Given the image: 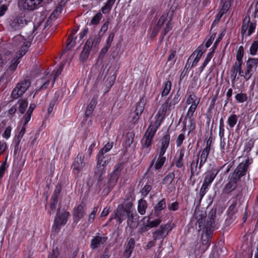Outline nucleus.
<instances>
[{
	"instance_id": "obj_13",
	"label": "nucleus",
	"mask_w": 258,
	"mask_h": 258,
	"mask_svg": "<svg viewBox=\"0 0 258 258\" xmlns=\"http://www.w3.org/2000/svg\"><path fill=\"white\" fill-rule=\"evenodd\" d=\"M43 0H22L21 6L23 9L33 11L39 5Z\"/></svg>"
},
{
	"instance_id": "obj_58",
	"label": "nucleus",
	"mask_w": 258,
	"mask_h": 258,
	"mask_svg": "<svg viewBox=\"0 0 258 258\" xmlns=\"http://www.w3.org/2000/svg\"><path fill=\"white\" fill-rule=\"evenodd\" d=\"M63 8L58 5L55 8V10L52 12L50 17L53 16L54 17H57L59 14L61 13Z\"/></svg>"
},
{
	"instance_id": "obj_50",
	"label": "nucleus",
	"mask_w": 258,
	"mask_h": 258,
	"mask_svg": "<svg viewBox=\"0 0 258 258\" xmlns=\"http://www.w3.org/2000/svg\"><path fill=\"white\" fill-rule=\"evenodd\" d=\"M220 147L222 153L228 151V146L226 144L225 139H220Z\"/></svg>"
},
{
	"instance_id": "obj_33",
	"label": "nucleus",
	"mask_w": 258,
	"mask_h": 258,
	"mask_svg": "<svg viewBox=\"0 0 258 258\" xmlns=\"http://www.w3.org/2000/svg\"><path fill=\"white\" fill-rule=\"evenodd\" d=\"M118 175L113 173H111L108 180V186L110 188H113L116 184L117 180L119 178Z\"/></svg>"
},
{
	"instance_id": "obj_3",
	"label": "nucleus",
	"mask_w": 258,
	"mask_h": 258,
	"mask_svg": "<svg viewBox=\"0 0 258 258\" xmlns=\"http://www.w3.org/2000/svg\"><path fill=\"white\" fill-rule=\"evenodd\" d=\"M159 124L160 123L156 121L154 124H151L148 127L142 140V144L143 148H148L150 147Z\"/></svg>"
},
{
	"instance_id": "obj_39",
	"label": "nucleus",
	"mask_w": 258,
	"mask_h": 258,
	"mask_svg": "<svg viewBox=\"0 0 258 258\" xmlns=\"http://www.w3.org/2000/svg\"><path fill=\"white\" fill-rule=\"evenodd\" d=\"M238 116L236 114H232L229 116L227 123L231 128H232L236 124Z\"/></svg>"
},
{
	"instance_id": "obj_56",
	"label": "nucleus",
	"mask_w": 258,
	"mask_h": 258,
	"mask_svg": "<svg viewBox=\"0 0 258 258\" xmlns=\"http://www.w3.org/2000/svg\"><path fill=\"white\" fill-rule=\"evenodd\" d=\"M97 211H98V207H94L92 212L89 215L88 222L89 223H92V222H93Z\"/></svg>"
},
{
	"instance_id": "obj_46",
	"label": "nucleus",
	"mask_w": 258,
	"mask_h": 258,
	"mask_svg": "<svg viewBox=\"0 0 258 258\" xmlns=\"http://www.w3.org/2000/svg\"><path fill=\"white\" fill-rule=\"evenodd\" d=\"M257 49H258V41L255 40L252 42V43L250 47V49H249L250 54L252 55H254L255 54H256V53L257 52Z\"/></svg>"
},
{
	"instance_id": "obj_43",
	"label": "nucleus",
	"mask_w": 258,
	"mask_h": 258,
	"mask_svg": "<svg viewBox=\"0 0 258 258\" xmlns=\"http://www.w3.org/2000/svg\"><path fill=\"white\" fill-rule=\"evenodd\" d=\"M75 41H74L73 40L72 35H70V36L68 39V42L67 44L66 47L65 49L63 50L61 55H62L67 50H70V49L74 47V46L75 45Z\"/></svg>"
},
{
	"instance_id": "obj_63",
	"label": "nucleus",
	"mask_w": 258,
	"mask_h": 258,
	"mask_svg": "<svg viewBox=\"0 0 258 258\" xmlns=\"http://www.w3.org/2000/svg\"><path fill=\"white\" fill-rule=\"evenodd\" d=\"M236 202H235L233 203L228 208L227 212L229 215H232L234 213L236 212Z\"/></svg>"
},
{
	"instance_id": "obj_8",
	"label": "nucleus",
	"mask_w": 258,
	"mask_h": 258,
	"mask_svg": "<svg viewBox=\"0 0 258 258\" xmlns=\"http://www.w3.org/2000/svg\"><path fill=\"white\" fill-rule=\"evenodd\" d=\"M70 215L69 212H65L62 214L58 213L54 219V223L52 226V232L58 233L61 226L66 224L68 218Z\"/></svg>"
},
{
	"instance_id": "obj_38",
	"label": "nucleus",
	"mask_w": 258,
	"mask_h": 258,
	"mask_svg": "<svg viewBox=\"0 0 258 258\" xmlns=\"http://www.w3.org/2000/svg\"><path fill=\"white\" fill-rule=\"evenodd\" d=\"M171 84L170 81H167L164 83L163 88L162 91V97L167 95L171 90Z\"/></svg>"
},
{
	"instance_id": "obj_9",
	"label": "nucleus",
	"mask_w": 258,
	"mask_h": 258,
	"mask_svg": "<svg viewBox=\"0 0 258 258\" xmlns=\"http://www.w3.org/2000/svg\"><path fill=\"white\" fill-rule=\"evenodd\" d=\"M252 162V159H247L244 162L240 163L232 174L240 179L241 177L246 174L248 166L251 164Z\"/></svg>"
},
{
	"instance_id": "obj_31",
	"label": "nucleus",
	"mask_w": 258,
	"mask_h": 258,
	"mask_svg": "<svg viewBox=\"0 0 258 258\" xmlns=\"http://www.w3.org/2000/svg\"><path fill=\"white\" fill-rule=\"evenodd\" d=\"M175 177L174 173L172 172L169 173L163 179V184H165L167 186L170 185L173 181L174 180Z\"/></svg>"
},
{
	"instance_id": "obj_44",
	"label": "nucleus",
	"mask_w": 258,
	"mask_h": 258,
	"mask_svg": "<svg viewBox=\"0 0 258 258\" xmlns=\"http://www.w3.org/2000/svg\"><path fill=\"white\" fill-rule=\"evenodd\" d=\"M180 98L179 95L177 94L174 95L173 98L170 102L169 104V109H172L174 108V106L178 103Z\"/></svg>"
},
{
	"instance_id": "obj_62",
	"label": "nucleus",
	"mask_w": 258,
	"mask_h": 258,
	"mask_svg": "<svg viewBox=\"0 0 258 258\" xmlns=\"http://www.w3.org/2000/svg\"><path fill=\"white\" fill-rule=\"evenodd\" d=\"M231 76L230 78L231 79L232 86V87H234L235 85V80L236 79L237 73L235 71V69H233L231 68Z\"/></svg>"
},
{
	"instance_id": "obj_4",
	"label": "nucleus",
	"mask_w": 258,
	"mask_h": 258,
	"mask_svg": "<svg viewBox=\"0 0 258 258\" xmlns=\"http://www.w3.org/2000/svg\"><path fill=\"white\" fill-rule=\"evenodd\" d=\"M31 82L29 79H25L18 83L12 92V97L14 99L19 98L26 92Z\"/></svg>"
},
{
	"instance_id": "obj_26",
	"label": "nucleus",
	"mask_w": 258,
	"mask_h": 258,
	"mask_svg": "<svg viewBox=\"0 0 258 258\" xmlns=\"http://www.w3.org/2000/svg\"><path fill=\"white\" fill-rule=\"evenodd\" d=\"M216 216V210L212 209L209 213L208 220L206 223V229L210 228L214 223V218Z\"/></svg>"
},
{
	"instance_id": "obj_10",
	"label": "nucleus",
	"mask_w": 258,
	"mask_h": 258,
	"mask_svg": "<svg viewBox=\"0 0 258 258\" xmlns=\"http://www.w3.org/2000/svg\"><path fill=\"white\" fill-rule=\"evenodd\" d=\"M172 229V226L170 224L162 225L159 229L153 233V239L154 240L164 239Z\"/></svg>"
},
{
	"instance_id": "obj_24",
	"label": "nucleus",
	"mask_w": 258,
	"mask_h": 258,
	"mask_svg": "<svg viewBox=\"0 0 258 258\" xmlns=\"http://www.w3.org/2000/svg\"><path fill=\"white\" fill-rule=\"evenodd\" d=\"M19 59L18 57L15 56L11 60L7 69L8 72L13 73L16 71L18 64L20 63Z\"/></svg>"
},
{
	"instance_id": "obj_27",
	"label": "nucleus",
	"mask_w": 258,
	"mask_h": 258,
	"mask_svg": "<svg viewBox=\"0 0 258 258\" xmlns=\"http://www.w3.org/2000/svg\"><path fill=\"white\" fill-rule=\"evenodd\" d=\"M179 156L175 161V166L178 168H181L183 166L182 160L185 153V149L182 148L179 150Z\"/></svg>"
},
{
	"instance_id": "obj_47",
	"label": "nucleus",
	"mask_w": 258,
	"mask_h": 258,
	"mask_svg": "<svg viewBox=\"0 0 258 258\" xmlns=\"http://www.w3.org/2000/svg\"><path fill=\"white\" fill-rule=\"evenodd\" d=\"M213 52H210L207 54L206 58H205L202 66H201V67L200 68V72H202L203 71V70L206 67V66L207 65L208 62L210 61V60L211 59V58L213 57Z\"/></svg>"
},
{
	"instance_id": "obj_61",
	"label": "nucleus",
	"mask_w": 258,
	"mask_h": 258,
	"mask_svg": "<svg viewBox=\"0 0 258 258\" xmlns=\"http://www.w3.org/2000/svg\"><path fill=\"white\" fill-rule=\"evenodd\" d=\"M208 187V186H207L203 184H202V187L200 189V193H199L200 197V201H201L202 200V199H203V198L206 194Z\"/></svg>"
},
{
	"instance_id": "obj_52",
	"label": "nucleus",
	"mask_w": 258,
	"mask_h": 258,
	"mask_svg": "<svg viewBox=\"0 0 258 258\" xmlns=\"http://www.w3.org/2000/svg\"><path fill=\"white\" fill-rule=\"evenodd\" d=\"M254 142L252 140L250 139L248 140L245 145L244 152H246L247 154L249 153L251 149L253 146Z\"/></svg>"
},
{
	"instance_id": "obj_42",
	"label": "nucleus",
	"mask_w": 258,
	"mask_h": 258,
	"mask_svg": "<svg viewBox=\"0 0 258 258\" xmlns=\"http://www.w3.org/2000/svg\"><path fill=\"white\" fill-rule=\"evenodd\" d=\"M166 207V201L165 199H163L158 202L155 207V211L156 213L164 209Z\"/></svg>"
},
{
	"instance_id": "obj_60",
	"label": "nucleus",
	"mask_w": 258,
	"mask_h": 258,
	"mask_svg": "<svg viewBox=\"0 0 258 258\" xmlns=\"http://www.w3.org/2000/svg\"><path fill=\"white\" fill-rule=\"evenodd\" d=\"M161 222V221L160 219H156L154 221H152L151 222H149L147 224V226L149 228L157 227L158 225H159L160 224Z\"/></svg>"
},
{
	"instance_id": "obj_29",
	"label": "nucleus",
	"mask_w": 258,
	"mask_h": 258,
	"mask_svg": "<svg viewBox=\"0 0 258 258\" xmlns=\"http://www.w3.org/2000/svg\"><path fill=\"white\" fill-rule=\"evenodd\" d=\"M210 151L207 149H204L202 152L200 156V162L199 166V170L201 169L204 163L206 162Z\"/></svg>"
},
{
	"instance_id": "obj_35",
	"label": "nucleus",
	"mask_w": 258,
	"mask_h": 258,
	"mask_svg": "<svg viewBox=\"0 0 258 258\" xmlns=\"http://www.w3.org/2000/svg\"><path fill=\"white\" fill-rule=\"evenodd\" d=\"M200 100V99L197 97L196 95L191 94L188 97L186 102L188 104L194 105V103H195V105H198Z\"/></svg>"
},
{
	"instance_id": "obj_20",
	"label": "nucleus",
	"mask_w": 258,
	"mask_h": 258,
	"mask_svg": "<svg viewBox=\"0 0 258 258\" xmlns=\"http://www.w3.org/2000/svg\"><path fill=\"white\" fill-rule=\"evenodd\" d=\"M135 245V241L134 239L130 238L124 252V256L126 258L130 257L131 253L134 248Z\"/></svg>"
},
{
	"instance_id": "obj_51",
	"label": "nucleus",
	"mask_w": 258,
	"mask_h": 258,
	"mask_svg": "<svg viewBox=\"0 0 258 258\" xmlns=\"http://www.w3.org/2000/svg\"><path fill=\"white\" fill-rule=\"evenodd\" d=\"M197 106H198V105H195V103H194V105H190V106L189 108L188 111L187 112L186 117H188L190 119L191 118V117L193 116L194 113L195 112V110H196Z\"/></svg>"
},
{
	"instance_id": "obj_34",
	"label": "nucleus",
	"mask_w": 258,
	"mask_h": 258,
	"mask_svg": "<svg viewBox=\"0 0 258 258\" xmlns=\"http://www.w3.org/2000/svg\"><path fill=\"white\" fill-rule=\"evenodd\" d=\"M25 130H26L25 127L24 126L21 128V131H20V132L19 133V135L17 137V140L15 142L16 145H15V151H14L15 154L16 153V152L18 150V146H19V143L21 141V140L23 138V137L25 133Z\"/></svg>"
},
{
	"instance_id": "obj_18",
	"label": "nucleus",
	"mask_w": 258,
	"mask_h": 258,
	"mask_svg": "<svg viewBox=\"0 0 258 258\" xmlns=\"http://www.w3.org/2000/svg\"><path fill=\"white\" fill-rule=\"evenodd\" d=\"M84 157L82 155L78 154L75 159L72 165L74 171H77L78 173L81 171L84 166Z\"/></svg>"
},
{
	"instance_id": "obj_1",
	"label": "nucleus",
	"mask_w": 258,
	"mask_h": 258,
	"mask_svg": "<svg viewBox=\"0 0 258 258\" xmlns=\"http://www.w3.org/2000/svg\"><path fill=\"white\" fill-rule=\"evenodd\" d=\"M170 137L169 134L165 135L161 139V146L157 150L158 159L155 163V169L156 170L160 169L166 160V158L164 156L170 143Z\"/></svg>"
},
{
	"instance_id": "obj_22",
	"label": "nucleus",
	"mask_w": 258,
	"mask_h": 258,
	"mask_svg": "<svg viewBox=\"0 0 258 258\" xmlns=\"http://www.w3.org/2000/svg\"><path fill=\"white\" fill-rule=\"evenodd\" d=\"M205 52V50L204 49L203 46H199L198 47V48L193 52V53L190 56L189 58L188 59L187 62L185 65V67H186L187 66L188 67L190 66V60L191 59V58H193L195 57V55H197V56H199L201 58L204 53Z\"/></svg>"
},
{
	"instance_id": "obj_28",
	"label": "nucleus",
	"mask_w": 258,
	"mask_h": 258,
	"mask_svg": "<svg viewBox=\"0 0 258 258\" xmlns=\"http://www.w3.org/2000/svg\"><path fill=\"white\" fill-rule=\"evenodd\" d=\"M147 203L145 200L141 199L138 202V211L141 215H144L147 208Z\"/></svg>"
},
{
	"instance_id": "obj_59",
	"label": "nucleus",
	"mask_w": 258,
	"mask_h": 258,
	"mask_svg": "<svg viewBox=\"0 0 258 258\" xmlns=\"http://www.w3.org/2000/svg\"><path fill=\"white\" fill-rule=\"evenodd\" d=\"M66 61H63L60 64L59 68L57 69V70L55 72V75H54V77L53 78V82H54L57 77L62 72L64 65L66 63Z\"/></svg>"
},
{
	"instance_id": "obj_19",
	"label": "nucleus",
	"mask_w": 258,
	"mask_h": 258,
	"mask_svg": "<svg viewBox=\"0 0 258 258\" xmlns=\"http://www.w3.org/2000/svg\"><path fill=\"white\" fill-rule=\"evenodd\" d=\"M107 239V237L105 236H95L91 240V247L95 249L103 244Z\"/></svg>"
},
{
	"instance_id": "obj_55",
	"label": "nucleus",
	"mask_w": 258,
	"mask_h": 258,
	"mask_svg": "<svg viewBox=\"0 0 258 258\" xmlns=\"http://www.w3.org/2000/svg\"><path fill=\"white\" fill-rule=\"evenodd\" d=\"M202 245L201 246V247H202V250H203V252H204L208 248L210 245V242L209 241V240L207 238L204 239L203 236H202Z\"/></svg>"
},
{
	"instance_id": "obj_30",
	"label": "nucleus",
	"mask_w": 258,
	"mask_h": 258,
	"mask_svg": "<svg viewBox=\"0 0 258 258\" xmlns=\"http://www.w3.org/2000/svg\"><path fill=\"white\" fill-rule=\"evenodd\" d=\"M206 218V216L204 214L200 215L199 216L197 217V223L196 225L198 226V230L200 231L202 227L205 228L206 227V224H205V218Z\"/></svg>"
},
{
	"instance_id": "obj_54",
	"label": "nucleus",
	"mask_w": 258,
	"mask_h": 258,
	"mask_svg": "<svg viewBox=\"0 0 258 258\" xmlns=\"http://www.w3.org/2000/svg\"><path fill=\"white\" fill-rule=\"evenodd\" d=\"M199 161V157H198L197 159L196 162L193 161L190 165V170H191V175H194L195 172L197 170L198 164Z\"/></svg>"
},
{
	"instance_id": "obj_40",
	"label": "nucleus",
	"mask_w": 258,
	"mask_h": 258,
	"mask_svg": "<svg viewBox=\"0 0 258 258\" xmlns=\"http://www.w3.org/2000/svg\"><path fill=\"white\" fill-rule=\"evenodd\" d=\"M244 50L243 47L242 46H240L236 53V60L237 61L235 62V63H242V57L243 56Z\"/></svg>"
},
{
	"instance_id": "obj_15",
	"label": "nucleus",
	"mask_w": 258,
	"mask_h": 258,
	"mask_svg": "<svg viewBox=\"0 0 258 258\" xmlns=\"http://www.w3.org/2000/svg\"><path fill=\"white\" fill-rule=\"evenodd\" d=\"M219 171L220 169H219L212 168L206 172L203 184L209 186L213 182Z\"/></svg>"
},
{
	"instance_id": "obj_11",
	"label": "nucleus",
	"mask_w": 258,
	"mask_h": 258,
	"mask_svg": "<svg viewBox=\"0 0 258 258\" xmlns=\"http://www.w3.org/2000/svg\"><path fill=\"white\" fill-rule=\"evenodd\" d=\"M239 180V178L230 173L228 176V182L225 185L223 192L228 194L234 190L236 188L237 182Z\"/></svg>"
},
{
	"instance_id": "obj_21",
	"label": "nucleus",
	"mask_w": 258,
	"mask_h": 258,
	"mask_svg": "<svg viewBox=\"0 0 258 258\" xmlns=\"http://www.w3.org/2000/svg\"><path fill=\"white\" fill-rule=\"evenodd\" d=\"M242 64L241 63H234L232 67V68L235 69V71L238 73L240 77H243L244 80L247 81L248 80L247 74H246V71L244 72L242 69Z\"/></svg>"
},
{
	"instance_id": "obj_32",
	"label": "nucleus",
	"mask_w": 258,
	"mask_h": 258,
	"mask_svg": "<svg viewBox=\"0 0 258 258\" xmlns=\"http://www.w3.org/2000/svg\"><path fill=\"white\" fill-rule=\"evenodd\" d=\"M145 104V100L143 98H142L140 99V101L137 104L135 109V113L141 115L144 109Z\"/></svg>"
},
{
	"instance_id": "obj_49",
	"label": "nucleus",
	"mask_w": 258,
	"mask_h": 258,
	"mask_svg": "<svg viewBox=\"0 0 258 258\" xmlns=\"http://www.w3.org/2000/svg\"><path fill=\"white\" fill-rule=\"evenodd\" d=\"M90 50L87 49L85 48H83V49L80 54V59L82 61H84L87 60L90 54Z\"/></svg>"
},
{
	"instance_id": "obj_16",
	"label": "nucleus",
	"mask_w": 258,
	"mask_h": 258,
	"mask_svg": "<svg viewBox=\"0 0 258 258\" xmlns=\"http://www.w3.org/2000/svg\"><path fill=\"white\" fill-rule=\"evenodd\" d=\"M112 147V145L108 143L106 145L99 151L98 154V165L102 164V166L104 167L106 165V162L104 160L105 157L103 155L109 151Z\"/></svg>"
},
{
	"instance_id": "obj_14",
	"label": "nucleus",
	"mask_w": 258,
	"mask_h": 258,
	"mask_svg": "<svg viewBox=\"0 0 258 258\" xmlns=\"http://www.w3.org/2000/svg\"><path fill=\"white\" fill-rule=\"evenodd\" d=\"M85 205L81 203L73 210V218L74 222L78 223L79 220L82 218L85 215Z\"/></svg>"
},
{
	"instance_id": "obj_23",
	"label": "nucleus",
	"mask_w": 258,
	"mask_h": 258,
	"mask_svg": "<svg viewBox=\"0 0 258 258\" xmlns=\"http://www.w3.org/2000/svg\"><path fill=\"white\" fill-rule=\"evenodd\" d=\"M205 52V50L204 49L203 46H199L198 47V48L193 52V53L190 56L189 58L188 59L187 62L185 65V67H186L187 66L188 67L190 66V60L191 59V58H193L195 57V55H197V56H199L201 58L204 53Z\"/></svg>"
},
{
	"instance_id": "obj_48",
	"label": "nucleus",
	"mask_w": 258,
	"mask_h": 258,
	"mask_svg": "<svg viewBox=\"0 0 258 258\" xmlns=\"http://www.w3.org/2000/svg\"><path fill=\"white\" fill-rule=\"evenodd\" d=\"M235 99L238 102L243 103L247 100V96L245 93H240L235 96Z\"/></svg>"
},
{
	"instance_id": "obj_6",
	"label": "nucleus",
	"mask_w": 258,
	"mask_h": 258,
	"mask_svg": "<svg viewBox=\"0 0 258 258\" xmlns=\"http://www.w3.org/2000/svg\"><path fill=\"white\" fill-rule=\"evenodd\" d=\"M21 47L17 52L16 56L21 58L28 50V48L30 46V42L29 41H24L23 38L20 35L15 36L13 39V44L17 46L21 44Z\"/></svg>"
},
{
	"instance_id": "obj_41",
	"label": "nucleus",
	"mask_w": 258,
	"mask_h": 258,
	"mask_svg": "<svg viewBox=\"0 0 258 258\" xmlns=\"http://www.w3.org/2000/svg\"><path fill=\"white\" fill-rule=\"evenodd\" d=\"M19 110L21 113L23 114L26 111V109L28 106V103L27 100H21L19 101Z\"/></svg>"
},
{
	"instance_id": "obj_36",
	"label": "nucleus",
	"mask_w": 258,
	"mask_h": 258,
	"mask_svg": "<svg viewBox=\"0 0 258 258\" xmlns=\"http://www.w3.org/2000/svg\"><path fill=\"white\" fill-rule=\"evenodd\" d=\"M115 1L116 0H108L106 4L102 8V13L104 14L108 13Z\"/></svg>"
},
{
	"instance_id": "obj_53",
	"label": "nucleus",
	"mask_w": 258,
	"mask_h": 258,
	"mask_svg": "<svg viewBox=\"0 0 258 258\" xmlns=\"http://www.w3.org/2000/svg\"><path fill=\"white\" fill-rule=\"evenodd\" d=\"M102 17V14L100 13H98L92 19L91 24L92 25L98 24L100 20L101 19Z\"/></svg>"
},
{
	"instance_id": "obj_25",
	"label": "nucleus",
	"mask_w": 258,
	"mask_h": 258,
	"mask_svg": "<svg viewBox=\"0 0 258 258\" xmlns=\"http://www.w3.org/2000/svg\"><path fill=\"white\" fill-rule=\"evenodd\" d=\"M169 109V104L167 101L163 103L160 108L157 115L158 119H162L165 116L167 110Z\"/></svg>"
},
{
	"instance_id": "obj_64",
	"label": "nucleus",
	"mask_w": 258,
	"mask_h": 258,
	"mask_svg": "<svg viewBox=\"0 0 258 258\" xmlns=\"http://www.w3.org/2000/svg\"><path fill=\"white\" fill-rule=\"evenodd\" d=\"M94 108V106L93 104H92V101L90 102L89 105L88 106L87 108L86 109L85 114L86 116H90L93 112Z\"/></svg>"
},
{
	"instance_id": "obj_7",
	"label": "nucleus",
	"mask_w": 258,
	"mask_h": 258,
	"mask_svg": "<svg viewBox=\"0 0 258 258\" xmlns=\"http://www.w3.org/2000/svg\"><path fill=\"white\" fill-rule=\"evenodd\" d=\"M29 21L25 16L21 14L11 20L9 26L13 31H16L27 25Z\"/></svg>"
},
{
	"instance_id": "obj_5",
	"label": "nucleus",
	"mask_w": 258,
	"mask_h": 258,
	"mask_svg": "<svg viewBox=\"0 0 258 258\" xmlns=\"http://www.w3.org/2000/svg\"><path fill=\"white\" fill-rule=\"evenodd\" d=\"M256 26V21H250L249 16H246L243 19L241 27V35L246 34L247 36H249L254 31Z\"/></svg>"
},
{
	"instance_id": "obj_57",
	"label": "nucleus",
	"mask_w": 258,
	"mask_h": 258,
	"mask_svg": "<svg viewBox=\"0 0 258 258\" xmlns=\"http://www.w3.org/2000/svg\"><path fill=\"white\" fill-rule=\"evenodd\" d=\"M94 42V40L93 39V37L89 38L87 40L84 47L91 50L93 47Z\"/></svg>"
},
{
	"instance_id": "obj_17",
	"label": "nucleus",
	"mask_w": 258,
	"mask_h": 258,
	"mask_svg": "<svg viewBox=\"0 0 258 258\" xmlns=\"http://www.w3.org/2000/svg\"><path fill=\"white\" fill-rule=\"evenodd\" d=\"M139 216L131 210L127 216V224L132 229L136 228L139 225Z\"/></svg>"
},
{
	"instance_id": "obj_45",
	"label": "nucleus",
	"mask_w": 258,
	"mask_h": 258,
	"mask_svg": "<svg viewBox=\"0 0 258 258\" xmlns=\"http://www.w3.org/2000/svg\"><path fill=\"white\" fill-rule=\"evenodd\" d=\"M124 168V164L123 163H119L116 164L114 167V169L112 173L115 174L120 176V172L123 170Z\"/></svg>"
},
{
	"instance_id": "obj_12",
	"label": "nucleus",
	"mask_w": 258,
	"mask_h": 258,
	"mask_svg": "<svg viewBox=\"0 0 258 258\" xmlns=\"http://www.w3.org/2000/svg\"><path fill=\"white\" fill-rule=\"evenodd\" d=\"M258 66V58H249L246 61V74L248 80L252 76V72L255 71Z\"/></svg>"
},
{
	"instance_id": "obj_37",
	"label": "nucleus",
	"mask_w": 258,
	"mask_h": 258,
	"mask_svg": "<svg viewBox=\"0 0 258 258\" xmlns=\"http://www.w3.org/2000/svg\"><path fill=\"white\" fill-rule=\"evenodd\" d=\"M103 166H102V164L100 165V164H97V169L95 171V174L96 175H99L98 176V180L99 181H101L103 179V178H104V174H105V171L103 170Z\"/></svg>"
},
{
	"instance_id": "obj_2",
	"label": "nucleus",
	"mask_w": 258,
	"mask_h": 258,
	"mask_svg": "<svg viewBox=\"0 0 258 258\" xmlns=\"http://www.w3.org/2000/svg\"><path fill=\"white\" fill-rule=\"evenodd\" d=\"M133 204L131 202L119 205L117 206L113 216L110 219V221L112 218L116 219L118 223L121 224L125 219L126 216L127 217L130 213L133 208Z\"/></svg>"
}]
</instances>
